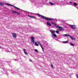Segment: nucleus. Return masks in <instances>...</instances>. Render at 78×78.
Wrapping results in <instances>:
<instances>
[{
	"label": "nucleus",
	"mask_w": 78,
	"mask_h": 78,
	"mask_svg": "<svg viewBox=\"0 0 78 78\" xmlns=\"http://www.w3.org/2000/svg\"><path fill=\"white\" fill-rule=\"evenodd\" d=\"M37 15L38 17H41V18L44 19H46V20H49L50 21H52V20H53V18L46 17L45 16H43L40 14H37Z\"/></svg>",
	"instance_id": "f257e3e1"
},
{
	"label": "nucleus",
	"mask_w": 78,
	"mask_h": 78,
	"mask_svg": "<svg viewBox=\"0 0 78 78\" xmlns=\"http://www.w3.org/2000/svg\"><path fill=\"white\" fill-rule=\"evenodd\" d=\"M5 5H7V6H12L14 8H16V9H18V10H20V9L19 8H18L14 6H13L12 5H11V4H9L8 3H6L5 4Z\"/></svg>",
	"instance_id": "f03ea898"
},
{
	"label": "nucleus",
	"mask_w": 78,
	"mask_h": 78,
	"mask_svg": "<svg viewBox=\"0 0 78 78\" xmlns=\"http://www.w3.org/2000/svg\"><path fill=\"white\" fill-rule=\"evenodd\" d=\"M57 28H59V29L58 30V31H62L64 30V29L62 28V27L59 26H57L55 27Z\"/></svg>",
	"instance_id": "7ed1b4c3"
},
{
	"label": "nucleus",
	"mask_w": 78,
	"mask_h": 78,
	"mask_svg": "<svg viewBox=\"0 0 78 78\" xmlns=\"http://www.w3.org/2000/svg\"><path fill=\"white\" fill-rule=\"evenodd\" d=\"M31 41L32 42V44H34V43L35 42V41L34 40V37H31Z\"/></svg>",
	"instance_id": "20e7f679"
},
{
	"label": "nucleus",
	"mask_w": 78,
	"mask_h": 78,
	"mask_svg": "<svg viewBox=\"0 0 78 78\" xmlns=\"http://www.w3.org/2000/svg\"><path fill=\"white\" fill-rule=\"evenodd\" d=\"M70 26L71 28L73 29V30H75L76 29V27L75 25H71Z\"/></svg>",
	"instance_id": "39448f33"
},
{
	"label": "nucleus",
	"mask_w": 78,
	"mask_h": 78,
	"mask_svg": "<svg viewBox=\"0 0 78 78\" xmlns=\"http://www.w3.org/2000/svg\"><path fill=\"white\" fill-rule=\"evenodd\" d=\"M12 35L13 36V37L14 38H16V37H17V35L16 34L13 33L12 34Z\"/></svg>",
	"instance_id": "423d86ee"
},
{
	"label": "nucleus",
	"mask_w": 78,
	"mask_h": 78,
	"mask_svg": "<svg viewBox=\"0 0 78 78\" xmlns=\"http://www.w3.org/2000/svg\"><path fill=\"white\" fill-rule=\"evenodd\" d=\"M28 17H30V18H33V19H37V18L35 17V16H30V15H29L28 16Z\"/></svg>",
	"instance_id": "0eeeda50"
},
{
	"label": "nucleus",
	"mask_w": 78,
	"mask_h": 78,
	"mask_svg": "<svg viewBox=\"0 0 78 78\" xmlns=\"http://www.w3.org/2000/svg\"><path fill=\"white\" fill-rule=\"evenodd\" d=\"M50 31L51 33L52 34H53L55 33V30H50Z\"/></svg>",
	"instance_id": "6e6552de"
},
{
	"label": "nucleus",
	"mask_w": 78,
	"mask_h": 78,
	"mask_svg": "<svg viewBox=\"0 0 78 78\" xmlns=\"http://www.w3.org/2000/svg\"><path fill=\"white\" fill-rule=\"evenodd\" d=\"M53 38H55L56 37H57V35L56 34H52Z\"/></svg>",
	"instance_id": "1a4fd4ad"
},
{
	"label": "nucleus",
	"mask_w": 78,
	"mask_h": 78,
	"mask_svg": "<svg viewBox=\"0 0 78 78\" xmlns=\"http://www.w3.org/2000/svg\"><path fill=\"white\" fill-rule=\"evenodd\" d=\"M12 12H13V13H16L18 15H20V13H19L17 12L16 11H15L14 10H12Z\"/></svg>",
	"instance_id": "9d476101"
},
{
	"label": "nucleus",
	"mask_w": 78,
	"mask_h": 78,
	"mask_svg": "<svg viewBox=\"0 0 78 78\" xmlns=\"http://www.w3.org/2000/svg\"><path fill=\"white\" fill-rule=\"evenodd\" d=\"M69 37L70 38V39H71L72 40H75V39H76V38L75 37H72L71 36H70Z\"/></svg>",
	"instance_id": "9b49d317"
},
{
	"label": "nucleus",
	"mask_w": 78,
	"mask_h": 78,
	"mask_svg": "<svg viewBox=\"0 0 78 78\" xmlns=\"http://www.w3.org/2000/svg\"><path fill=\"white\" fill-rule=\"evenodd\" d=\"M47 25H48V26H49V27H51V24L49 22H47Z\"/></svg>",
	"instance_id": "f8f14e48"
},
{
	"label": "nucleus",
	"mask_w": 78,
	"mask_h": 78,
	"mask_svg": "<svg viewBox=\"0 0 78 78\" xmlns=\"http://www.w3.org/2000/svg\"><path fill=\"white\" fill-rule=\"evenodd\" d=\"M23 51L24 52V53H25L26 55H27V54H28V53L26 52V49H23Z\"/></svg>",
	"instance_id": "ddd939ff"
},
{
	"label": "nucleus",
	"mask_w": 78,
	"mask_h": 78,
	"mask_svg": "<svg viewBox=\"0 0 78 78\" xmlns=\"http://www.w3.org/2000/svg\"><path fill=\"white\" fill-rule=\"evenodd\" d=\"M50 4L51 5H55V3H53L52 2H50Z\"/></svg>",
	"instance_id": "4468645a"
},
{
	"label": "nucleus",
	"mask_w": 78,
	"mask_h": 78,
	"mask_svg": "<svg viewBox=\"0 0 78 78\" xmlns=\"http://www.w3.org/2000/svg\"><path fill=\"white\" fill-rule=\"evenodd\" d=\"M35 42V45H36V46H39V45L37 43V42Z\"/></svg>",
	"instance_id": "2eb2a0df"
},
{
	"label": "nucleus",
	"mask_w": 78,
	"mask_h": 78,
	"mask_svg": "<svg viewBox=\"0 0 78 78\" xmlns=\"http://www.w3.org/2000/svg\"><path fill=\"white\" fill-rule=\"evenodd\" d=\"M37 42L38 44H39L40 45L41 47H42V45H41V44L40 43V42H39L38 41V42Z\"/></svg>",
	"instance_id": "dca6fc26"
},
{
	"label": "nucleus",
	"mask_w": 78,
	"mask_h": 78,
	"mask_svg": "<svg viewBox=\"0 0 78 78\" xmlns=\"http://www.w3.org/2000/svg\"><path fill=\"white\" fill-rule=\"evenodd\" d=\"M64 35V36H69V37L70 36V35L68 34H65Z\"/></svg>",
	"instance_id": "f3484780"
},
{
	"label": "nucleus",
	"mask_w": 78,
	"mask_h": 78,
	"mask_svg": "<svg viewBox=\"0 0 78 78\" xmlns=\"http://www.w3.org/2000/svg\"><path fill=\"white\" fill-rule=\"evenodd\" d=\"M63 43L64 44H67L68 42V41H63Z\"/></svg>",
	"instance_id": "a211bd4d"
},
{
	"label": "nucleus",
	"mask_w": 78,
	"mask_h": 78,
	"mask_svg": "<svg viewBox=\"0 0 78 78\" xmlns=\"http://www.w3.org/2000/svg\"><path fill=\"white\" fill-rule=\"evenodd\" d=\"M3 5H4V4L3 3L0 2V6H3Z\"/></svg>",
	"instance_id": "6ab92c4d"
},
{
	"label": "nucleus",
	"mask_w": 78,
	"mask_h": 78,
	"mask_svg": "<svg viewBox=\"0 0 78 78\" xmlns=\"http://www.w3.org/2000/svg\"><path fill=\"white\" fill-rule=\"evenodd\" d=\"M73 5H74V6H77V5H78V4H77L75 2L74 3Z\"/></svg>",
	"instance_id": "aec40b11"
},
{
	"label": "nucleus",
	"mask_w": 78,
	"mask_h": 78,
	"mask_svg": "<svg viewBox=\"0 0 78 78\" xmlns=\"http://www.w3.org/2000/svg\"><path fill=\"white\" fill-rule=\"evenodd\" d=\"M70 45H71V46H74V44L73 43H70Z\"/></svg>",
	"instance_id": "412c9836"
},
{
	"label": "nucleus",
	"mask_w": 78,
	"mask_h": 78,
	"mask_svg": "<svg viewBox=\"0 0 78 78\" xmlns=\"http://www.w3.org/2000/svg\"><path fill=\"white\" fill-rule=\"evenodd\" d=\"M52 23V24H53V25H55V26H56V24L55 23H53V22H52V23Z\"/></svg>",
	"instance_id": "4be33fe9"
},
{
	"label": "nucleus",
	"mask_w": 78,
	"mask_h": 78,
	"mask_svg": "<svg viewBox=\"0 0 78 78\" xmlns=\"http://www.w3.org/2000/svg\"><path fill=\"white\" fill-rule=\"evenodd\" d=\"M34 51H35V52H36L37 53H38V51H37V49H35Z\"/></svg>",
	"instance_id": "5701e85b"
},
{
	"label": "nucleus",
	"mask_w": 78,
	"mask_h": 78,
	"mask_svg": "<svg viewBox=\"0 0 78 78\" xmlns=\"http://www.w3.org/2000/svg\"><path fill=\"white\" fill-rule=\"evenodd\" d=\"M56 33H57V34H58V33H59V32L57 30V31H56Z\"/></svg>",
	"instance_id": "b1692460"
},
{
	"label": "nucleus",
	"mask_w": 78,
	"mask_h": 78,
	"mask_svg": "<svg viewBox=\"0 0 78 78\" xmlns=\"http://www.w3.org/2000/svg\"><path fill=\"white\" fill-rule=\"evenodd\" d=\"M41 47L42 48L43 52H44V48H43V47H42V46H41Z\"/></svg>",
	"instance_id": "393cba45"
},
{
	"label": "nucleus",
	"mask_w": 78,
	"mask_h": 78,
	"mask_svg": "<svg viewBox=\"0 0 78 78\" xmlns=\"http://www.w3.org/2000/svg\"><path fill=\"white\" fill-rule=\"evenodd\" d=\"M51 67L52 68H53V65L52 64H51Z\"/></svg>",
	"instance_id": "a878e982"
},
{
	"label": "nucleus",
	"mask_w": 78,
	"mask_h": 78,
	"mask_svg": "<svg viewBox=\"0 0 78 78\" xmlns=\"http://www.w3.org/2000/svg\"><path fill=\"white\" fill-rule=\"evenodd\" d=\"M76 77L77 78H78V74L76 75Z\"/></svg>",
	"instance_id": "bb28decb"
},
{
	"label": "nucleus",
	"mask_w": 78,
	"mask_h": 78,
	"mask_svg": "<svg viewBox=\"0 0 78 78\" xmlns=\"http://www.w3.org/2000/svg\"><path fill=\"white\" fill-rule=\"evenodd\" d=\"M29 61H30V62H31L32 61V60H31V59H30L29 60Z\"/></svg>",
	"instance_id": "cd10ccee"
},
{
	"label": "nucleus",
	"mask_w": 78,
	"mask_h": 78,
	"mask_svg": "<svg viewBox=\"0 0 78 78\" xmlns=\"http://www.w3.org/2000/svg\"><path fill=\"white\" fill-rule=\"evenodd\" d=\"M69 2H70V3H72V2H71V1H70Z\"/></svg>",
	"instance_id": "c85d7f7f"
},
{
	"label": "nucleus",
	"mask_w": 78,
	"mask_h": 78,
	"mask_svg": "<svg viewBox=\"0 0 78 78\" xmlns=\"http://www.w3.org/2000/svg\"><path fill=\"white\" fill-rule=\"evenodd\" d=\"M0 48H1V46H0Z\"/></svg>",
	"instance_id": "c756f323"
}]
</instances>
